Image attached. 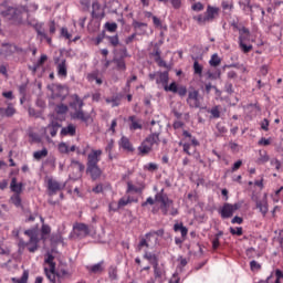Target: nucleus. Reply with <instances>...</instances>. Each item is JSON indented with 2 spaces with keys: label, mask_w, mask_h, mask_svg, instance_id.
I'll use <instances>...</instances> for the list:
<instances>
[{
  "label": "nucleus",
  "mask_w": 283,
  "mask_h": 283,
  "mask_svg": "<svg viewBox=\"0 0 283 283\" xmlns=\"http://www.w3.org/2000/svg\"><path fill=\"white\" fill-rule=\"evenodd\" d=\"M193 72H195V74L202 76V65H200V63L198 61H195V63H193Z\"/></svg>",
  "instance_id": "3c124183"
},
{
  "label": "nucleus",
  "mask_w": 283,
  "mask_h": 283,
  "mask_svg": "<svg viewBox=\"0 0 283 283\" xmlns=\"http://www.w3.org/2000/svg\"><path fill=\"white\" fill-rule=\"evenodd\" d=\"M156 83L157 85H164L167 86L169 84V72L165 71V72H158L157 78H156Z\"/></svg>",
  "instance_id": "a211bd4d"
},
{
  "label": "nucleus",
  "mask_w": 283,
  "mask_h": 283,
  "mask_svg": "<svg viewBox=\"0 0 283 283\" xmlns=\"http://www.w3.org/2000/svg\"><path fill=\"white\" fill-rule=\"evenodd\" d=\"M97 77H98V73L93 72L87 75V81H90V83H94V81H96Z\"/></svg>",
  "instance_id": "0e129e2a"
},
{
  "label": "nucleus",
  "mask_w": 283,
  "mask_h": 283,
  "mask_svg": "<svg viewBox=\"0 0 283 283\" xmlns=\"http://www.w3.org/2000/svg\"><path fill=\"white\" fill-rule=\"evenodd\" d=\"M130 202H132V199L122 198V199H119L116 208H113V211H118V209H123V207H127V205H130Z\"/></svg>",
  "instance_id": "c9c22d12"
},
{
  "label": "nucleus",
  "mask_w": 283,
  "mask_h": 283,
  "mask_svg": "<svg viewBox=\"0 0 283 283\" xmlns=\"http://www.w3.org/2000/svg\"><path fill=\"white\" fill-rule=\"evenodd\" d=\"M224 90H226L227 94H233V92H235V91L233 90V84L230 83V82H227V83H226Z\"/></svg>",
  "instance_id": "bf43d9fd"
},
{
  "label": "nucleus",
  "mask_w": 283,
  "mask_h": 283,
  "mask_svg": "<svg viewBox=\"0 0 283 283\" xmlns=\"http://www.w3.org/2000/svg\"><path fill=\"white\" fill-rule=\"evenodd\" d=\"M221 6L223 10H233V3H230L229 1H223Z\"/></svg>",
  "instance_id": "774afa93"
},
{
  "label": "nucleus",
  "mask_w": 283,
  "mask_h": 283,
  "mask_svg": "<svg viewBox=\"0 0 283 283\" xmlns=\"http://www.w3.org/2000/svg\"><path fill=\"white\" fill-rule=\"evenodd\" d=\"M59 129H61V124L56 120H52L46 127L45 132H50L52 138L59 134Z\"/></svg>",
  "instance_id": "f3484780"
},
{
  "label": "nucleus",
  "mask_w": 283,
  "mask_h": 283,
  "mask_svg": "<svg viewBox=\"0 0 283 283\" xmlns=\"http://www.w3.org/2000/svg\"><path fill=\"white\" fill-rule=\"evenodd\" d=\"M210 114L212 118H220V108L218 106L212 107Z\"/></svg>",
  "instance_id": "4d7b16f0"
},
{
  "label": "nucleus",
  "mask_w": 283,
  "mask_h": 283,
  "mask_svg": "<svg viewBox=\"0 0 283 283\" xmlns=\"http://www.w3.org/2000/svg\"><path fill=\"white\" fill-rule=\"evenodd\" d=\"M230 233L232 235H242V228H230Z\"/></svg>",
  "instance_id": "680f3d73"
},
{
  "label": "nucleus",
  "mask_w": 283,
  "mask_h": 283,
  "mask_svg": "<svg viewBox=\"0 0 283 283\" xmlns=\"http://www.w3.org/2000/svg\"><path fill=\"white\" fill-rule=\"evenodd\" d=\"M59 149L62 154H69L70 153V148L67 147V144H65V143H61L59 145Z\"/></svg>",
  "instance_id": "13d9d810"
},
{
  "label": "nucleus",
  "mask_w": 283,
  "mask_h": 283,
  "mask_svg": "<svg viewBox=\"0 0 283 283\" xmlns=\"http://www.w3.org/2000/svg\"><path fill=\"white\" fill-rule=\"evenodd\" d=\"M0 14L4 19H8L13 23H21V21H23L21 9L15 7H10L6 3L0 4Z\"/></svg>",
  "instance_id": "f03ea898"
},
{
  "label": "nucleus",
  "mask_w": 283,
  "mask_h": 283,
  "mask_svg": "<svg viewBox=\"0 0 283 283\" xmlns=\"http://www.w3.org/2000/svg\"><path fill=\"white\" fill-rule=\"evenodd\" d=\"M241 207H242V203H240V202L234 203V205L224 203L223 207L219 210V213H220L221 218L227 220L228 218H232L233 213H235V211H238V209H241Z\"/></svg>",
  "instance_id": "423d86ee"
},
{
  "label": "nucleus",
  "mask_w": 283,
  "mask_h": 283,
  "mask_svg": "<svg viewBox=\"0 0 283 283\" xmlns=\"http://www.w3.org/2000/svg\"><path fill=\"white\" fill-rule=\"evenodd\" d=\"M221 63H222V59H220V56L217 53L212 54L209 61V65L211 67H218V65H220Z\"/></svg>",
  "instance_id": "473e14b6"
},
{
  "label": "nucleus",
  "mask_w": 283,
  "mask_h": 283,
  "mask_svg": "<svg viewBox=\"0 0 283 283\" xmlns=\"http://www.w3.org/2000/svg\"><path fill=\"white\" fill-rule=\"evenodd\" d=\"M154 235H159L160 238H163V235H165V230L159 229L157 231H150V232L146 233L147 239L154 238Z\"/></svg>",
  "instance_id": "de8ad7c7"
},
{
  "label": "nucleus",
  "mask_w": 283,
  "mask_h": 283,
  "mask_svg": "<svg viewBox=\"0 0 283 283\" xmlns=\"http://www.w3.org/2000/svg\"><path fill=\"white\" fill-rule=\"evenodd\" d=\"M144 259L148 260V262H150V264H153V266L155 264H158V256L156 254L151 253V252H146L144 254Z\"/></svg>",
  "instance_id": "2f4dec72"
},
{
  "label": "nucleus",
  "mask_w": 283,
  "mask_h": 283,
  "mask_svg": "<svg viewBox=\"0 0 283 283\" xmlns=\"http://www.w3.org/2000/svg\"><path fill=\"white\" fill-rule=\"evenodd\" d=\"M129 129L130 132H136V129H143V120L138 119L136 116H129Z\"/></svg>",
  "instance_id": "2eb2a0df"
},
{
  "label": "nucleus",
  "mask_w": 283,
  "mask_h": 283,
  "mask_svg": "<svg viewBox=\"0 0 283 283\" xmlns=\"http://www.w3.org/2000/svg\"><path fill=\"white\" fill-rule=\"evenodd\" d=\"M65 60H62L59 64H57V74L59 76H63L65 78V76H67V65L65 64Z\"/></svg>",
  "instance_id": "b1692460"
},
{
  "label": "nucleus",
  "mask_w": 283,
  "mask_h": 283,
  "mask_svg": "<svg viewBox=\"0 0 283 283\" xmlns=\"http://www.w3.org/2000/svg\"><path fill=\"white\" fill-rule=\"evenodd\" d=\"M165 92H172L174 94L178 93V85L176 84V82H172L170 85H165L164 87Z\"/></svg>",
  "instance_id": "37998d69"
},
{
  "label": "nucleus",
  "mask_w": 283,
  "mask_h": 283,
  "mask_svg": "<svg viewBox=\"0 0 283 283\" xmlns=\"http://www.w3.org/2000/svg\"><path fill=\"white\" fill-rule=\"evenodd\" d=\"M113 63H115V65H116L117 70H119V72H125V70H127V65L125 64L124 57L115 56L113 59Z\"/></svg>",
  "instance_id": "5701e85b"
},
{
  "label": "nucleus",
  "mask_w": 283,
  "mask_h": 283,
  "mask_svg": "<svg viewBox=\"0 0 283 283\" xmlns=\"http://www.w3.org/2000/svg\"><path fill=\"white\" fill-rule=\"evenodd\" d=\"M145 169H147L148 171H156L158 169V165L150 163L147 166H145Z\"/></svg>",
  "instance_id": "338daca9"
},
{
  "label": "nucleus",
  "mask_w": 283,
  "mask_h": 283,
  "mask_svg": "<svg viewBox=\"0 0 283 283\" xmlns=\"http://www.w3.org/2000/svg\"><path fill=\"white\" fill-rule=\"evenodd\" d=\"M108 277H109L111 282H114V281L118 280V268L112 265L108 269Z\"/></svg>",
  "instance_id": "cd10ccee"
},
{
  "label": "nucleus",
  "mask_w": 283,
  "mask_h": 283,
  "mask_svg": "<svg viewBox=\"0 0 283 283\" xmlns=\"http://www.w3.org/2000/svg\"><path fill=\"white\" fill-rule=\"evenodd\" d=\"M10 189L13 193L20 196L21 191H23V184H17V178L11 179Z\"/></svg>",
  "instance_id": "6ab92c4d"
},
{
  "label": "nucleus",
  "mask_w": 283,
  "mask_h": 283,
  "mask_svg": "<svg viewBox=\"0 0 283 283\" xmlns=\"http://www.w3.org/2000/svg\"><path fill=\"white\" fill-rule=\"evenodd\" d=\"M192 10H195V12H201V10H205V6L201 2H197L192 4Z\"/></svg>",
  "instance_id": "052dcab7"
},
{
  "label": "nucleus",
  "mask_w": 283,
  "mask_h": 283,
  "mask_svg": "<svg viewBox=\"0 0 283 283\" xmlns=\"http://www.w3.org/2000/svg\"><path fill=\"white\" fill-rule=\"evenodd\" d=\"M219 13H220L219 8L208 6L205 14H206V19H208V22L210 23L211 21H213V19H216V17H218Z\"/></svg>",
  "instance_id": "dca6fc26"
},
{
  "label": "nucleus",
  "mask_w": 283,
  "mask_h": 283,
  "mask_svg": "<svg viewBox=\"0 0 283 283\" xmlns=\"http://www.w3.org/2000/svg\"><path fill=\"white\" fill-rule=\"evenodd\" d=\"M18 245L20 249H25V247H28V251L30 253H35V251H39V239L29 242H25L23 241V239H20Z\"/></svg>",
  "instance_id": "1a4fd4ad"
},
{
  "label": "nucleus",
  "mask_w": 283,
  "mask_h": 283,
  "mask_svg": "<svg viewBox=\"0 0 283 283\" xmlns=\"http://www.w3.org/2000/svg\"><path fill=\"white\" fill-rule=\"evenodd\" d=\"M251 41V32L245 27L239 29V48L244 54H249L253 50V45L249 44Z\"/></svg>",
  "instance_id": "20e7f679"
},
{
  "label": "nucleus",
  "mask_w": 283,
  "mask_h": 283,
  "mask_svg": "<svg viewBox=\"0 0 283 283\" xmlns=\"http://www.w3.org/2000/svg\"><path fill=\"white\" fill-rule=\"evenodd\" d=\"M174 231H179L181 233V238H186L187 233H189V230L187 229V227L182 226V223H176L174 226Z\"/></svg>",
  "instance_id": "c756f323"
},
{
  "label": "nucleus",
  "mask_w": 283,
  "mask_h": 283,
  "mask_svg": "<svg viewBox=\"0 0 283 283\" xmlns=\"http://www.w3.org/2000/svg\"><path fill=\"white\" fill-rule=\"evenodd\" d=\"M61 136H76V126L70 124L67 127L61 129Z\"/></svg>",
  "instance_id": "aec40b11"
},
{
  "label": "nucleus",
  "mask_w": 283,
  "mask_h": 283,
  "mask_svg": "<svg viewBox=\"0 0 283 283\" xmlns=\"http://www.w3.org/2000/svg\"><path fill=\"white\" fill-rule=\"evenodd\" d=\"M193 20L197 21L198 25H205V23H209L207 15H202V14L193 17Z\"/></svg>",
  "instance_id": "c03bdc74"
},
{
  "label": "nucleus",
  "mask_w": 283,
  "mask_h": 283,
  "mask_svg": "<svg viewBox=\"0 0 283 283\" xmlns=\"http://www.w3.org/2000/svg\"><path fill=\"white\" fill-rule=\"evenodd\" d=\"M92 229H94V227H88L85 223H76L74 226V233L77 238H87V235L92 233Z\"/></svg>",
  "instance_id": "0eeeda50"
},
{
  "label": "nucleus",
  "mask_w": 283,
  "mask_h": 283,
  "mask_svg": "<svg viewBox=\"0 0 283 283\" xmlns=\"http://www.w3.org/2000/svg\"><path fill=\"white\" fill-rule=\"evenodd\" d=\"M103 155V150H92V153L87 156L86 167H96L98 163H101V156Z\"/></svg>",
  "instance_id": "6e6552de"
},
{
  "label": "nucleus",
  "mask_w": 283,
  "mask_h": 283,
  "mask_svg": "<svg viewBox=\"0 0 283 283\" xmlns=\"http://www.w3.org/2000/svg\"><path fill=\"white\" fill-rule=\"evenodd\" d=\"M154 266V273L155 277H163V270L158 266V263H155Z\"/></svg>",
  "instance_id": "6e6d98bb"
},
{
  "label": "nucleus",
  "mask_w": 283,
  "mask_h": 283,
  "mask_svg": "<svg viewBox=\"0 0 283 283\" xmlns=\"http://www.w3.org/2000/svg\"><path fill=\"white\" fill-rule=\"evenodd\" d=\"M109 45H112L113 48H117V45L120 43V41L118 40V35H108L106 36Z\"/></svg>",
  "instance_id": "ea45409f"
},
{
  "label": "nucleus",
  "mask_w": 283,
  "mask_h": 283,
  "mask_svg": "<svg viewBox=\"0 0 283 283\" xmlns=\"http://www.w3.org/2000/svg\"><path fill=\"white\" fill-rule=\"evenodd\" d=\"M55 112L57 114H67V105L65 104H59L55 108Z\"/></svg>",
  "instance_id": "864d4df0"
},
{
  "label": "nucleus",
  "mask_w": 283,
  "mask_h": 283,
  "mask_svg": "<svg viewBox=\"0 0 283 283\" xmlns=\"http://www.w3.org/2000/svg\"><path fill=\"white\" fill-rule=\"evenodd\" d=\"M24 235H28L29 241H31V242L39 240V234H36V230H34V229L25 230Z\"/></svg>",
  "instance_id": "f704fd0d"
},
{
  "label": "nucleus",
  "mask_w": 283,
  "mask_h": 283,
  "mask_svg": "<svg viewBox=\"0 0 283 283\" xmlns=\"http://www.w3.org/2000/svg\"><path fill=\"white\" fill-rule=\"evenodd\" d=\"M46 156H48L46 148H43L42 150H38L33 153V158H35V160H41V158H45Z\"/></svg>",
  "instance_id": "58836bf2"
},
{
  "label": "nucleus",
  "mask_w": 283,
  "mask_h": 283,
  "mask_svg": "<svg viewBox=\"0 0 283 283\" xmlns=\"http://www.w3.org/2000/svg\"><path fill=\"white\" fill-rule=\"evenodd\" d=\"M70 98H71L70 107H72V109H75V112L71 115L72 118L74 120H82V123H87L90 118H92V116L83 112V105H85L83 99H81V97H78L77 94L71 95Z\"/></svg>",
  "instance_id": "f257e3e1"
},
{
  "label": "nucleus",
  "mask_w": 283,
  "mask_h": 283,
  "mask_svg": "<svg viewBox=\"0 0 283 283\" xmlns=\"http://www.w3.org/2000/svg\"><path fill=\"white\" fill-rule=\"evenodd\" d=\"M104 28L107 32H116V30H118V24L116 22H106Z\"/></svg>",
  "instance_id": "a19ab883"
},
{
  "label": "nucleus",
  "mask_w": 283,
  "mask_h": 283,
  "mask_svg": "<svg viewBox=\"0 0 283 283\" xmlns=\"http://www.w3.org/2000/svg\"><path fill=\"white\" fill-rule=\"evenodd\" d=\"M71 167H72L73 169H76L77 171H80V174H81L82 171H85V165H83L82 163L76 161V160H73V161H72Z\"/></svg>",
  "instance_id": "79ce46f5"
},
{
  "label": "nucleus",
  "mask_w": 283,
  "mask_h": 283,
  "mask_svg": "<svg viewBox=\"0 0 283 283\" xmlns=\"http://www.w3.org/2000/svg\"><path fill=\"white\" fill-rule=\"evenodd\" d=\"M44 264H49V269L44 268L48 280H50L52 283H56V263L54 262V256L52 253L46 252Z\"/></svg>",
  "instance_id": "39448f33"
},
{
  "label": "nucleus",
  "mask_w": 283,
  "mask_h": 283,
  "mask_svg": "<svg viewBox=\"0 0 283 283\" xmlns=\"http://www.w3.org/2000/svg\"><path fill=\"white\" fill-rule=\"evenodd\" d=\"M52 232V228H50V226L48 224H42V228H41V239L42 240H48V238L45 235H50V233Z\"/></svg>",
  "instance_id": "4c0bfd02"
},
{
  "label": "nucleus",
  "mask_w": 283,
  "mask_h": 283,
  "mask_svg": "<svg viewBox=\"0 0 283 283\" xmlns=\"http://www.w3.org/2000/svg\"><path fill=\"white\" fill-rule=\"evenodd\" d=\"M132 191H134V193H140V192L143 191V189H140V188L134 186V185L132 184V181H128V182H127V192L129 193V192H132Z\"/></svg>",
  "instance_id": "49530a36"
},
{
  "label": "nucleus",
  "mask_w": 283,
  "mask_h": 283,
  "mask_svg": "<svg viewBox=\"0 0 283 283\" xmlns=\"http://www.w3.org/2000/svg\"><path fill=\"white\" fill-rule=\"evenodd\" d=\"M145 142L147 144H149L151 147H154V145H158V143H160V135H156L154 133H151L146 139Z\"/></svg>",
  "instance_id": "a878e982"
},
{
  "label": "nucleus",
  "mask_w": 283,
  "mask_h": 283,
  "mask_svg": "<svg viewBox=\"0 0 283 283\" xmlns=\"http://www.w3.org/2000/svg\"><path fill=\"white\" fill-rule=\"evenodd\" d=\"M87 271H90V273L98 274L103 273V271H105V268L103 266V262H99L97 264L87 266Z\"/></svg>",
  "instance_id": "393cba45"
},
{
  "label": "nucleus",
  "mask_w": 283,
  "mask_h": 283,
  "mask_svg": "<svg viewBox=\"0 0 283 283\" xmlns=\"http://www.w3.org/2000/svg\"><path fill=\"white\" fill-rule=\"evenodd\" d=\"M28 277H30V273L24 271L21 279L12 277L11 281L13 283H28Z\"/></svg>",
  "instance_id": "e433bc0d"
},
{
  "label": "nucleus",
  "mask_w": 283,
  "mask_h": 283,
  "mask_svg": "<svg viewBox=\"0 0 283 283\" xmlns=\"http://www.w3.org/2000/svg\"><path fill=\"white\" fill-rule=\"evenodd\" d=\"M138 151L140 156H147L149 151H151V145L147 144L145 140L142 143V145L138 147Z\"/></svg>",
  "instance_id": "bb28decb"
},
{
  "label": "nucleus",
  "mask_w": 283,
  "mask_h": 283,
  "mask_svg": "<svg viewBox=\"0 0 283 283\" xmlns=\"http://www.w3.org/2000/svg\"><path fill=\"white\" fill-rule=\"evenodd\" d=\"M239 6L242 8L243 12L253 13V7L251 6V0H245L244 2H239Z\"/></svg>",
  "instance_id": "72a5a7b5"
},
{
  "label": "nucleus",
  "mask_w": 283,
  "mask_h": 283,
  "mask_svg": "<svg viewBox=\"0 0 283 283\" xmlns=\"http://www.w3.org/2000/svg\"><path fill=\"white\" fill-rule=\"evenodd\" d=\"M250 269L251 271H260V269H262V265L258 263V261L253 260L250 262Z\"/></svg>",
  "instance_id": "5fc2aeb1"
},
{
  "label": "nucleus",
  "mask_w": 283,
  "mask_h": 283,
  "mask_svg": "<svg viewBox=\"0 0 283 283\" xmlns=\"http://www.w3.org/2000/svg\"><path fill=\"white\" fill-rule=\"evenodd\" d=\"M149 240H151V238H142L138 244V250L140 251V249H143V247H146V249H149Z\"/></svg>",
  "instance_id": "09e8293b"
},
{
  "label": "nucleus",
  "mask_w": 283,
  "mask_h": 283,
  "mask_svg": "<svg viewBox=\"0 0 283 283\" xmlns=\"http://www.w3.org/2000/svg\"><path fill=\"white\" fill-rule=\"evenodd\" d=\"M7 111V118H12V116H14V114H17V108H14V105L9 104L6 108Z\"/></svg>",
  "instance_id": "a18cd8bd"
},
{
  "label": "nucleus",
  "mask_w": 283,
  "mask_h": 283,
  "mask_svg": "<svg viewBox=\"0 0 283 283\" xmlns=\"http://www.w3.org/2000/svg\"><path fill=\"white\" fill-rule=\"evenodd\" d=\"M10 200H11L12 205H14V207H21V196L20 195H13Z\"/></svg>",
  "instance_id": "8fccbe9b"
},
{
  "label": "nucleus",
  "mask_w": 283,
  "mask_h": 283,
  "mask_svg": "<svg viewBox=\"0 0 283 283\" xmlns=\"http://www.w3.org/2000/svg\"><path fill=\"white\" fill-rule=\"evenodd\" d=\"M86 171L90 174L92 180H98L103 174V170L98 166H88L86 167Z\"/></svg>",
  "instance_id": "4468645a"
},
{
  "label": "nucleus",
  "mask_w": 283,
  "mask_h": 283,
  "mask_svg": "<svg viewBox=\"0 0 283 283\" xmlns=\"http://www.w3.org/2000/svg\"><path fill=\"white\" fill-rule=\"evenodd\" d=\"M256 209L260 210L263 217L269 213V201L266 199V195H264L263 199L256 200Z\"/></svg>",
  "instance_id": "ddd939ff"
},
{
  "label": "nucleus",
  "mask_w": 283,
  "mask_h": 283,
  "mask_svg": "<svg viewBox=\"0 0 283 283\" xmlns=\"http://www.w3.org/2000/svg\"><path fill=\"white\" fill-rule=\"evenodd\" d=\"M187 103L189 107H195L197 109L200 107V94L198 91L189 92Z\"/></svg>",
  "instance_id": "9d476101"
},
{
  "label": "nucleus",
  "mask_w": 283,
  "mask_h": 283,
  "mask_svg": "<svg viewBox=\"0 0 283 283\" xmlns=\"http://www.w3.org/2000/svg\"><path fill=\"white\" fill-rule=\"evenodd\" d=\"M155 200L160 202V210L164 216H178V209L174 207V200L169 199L167 195L159 192L155 196Z\"/></svg>",
  "instance_id": "7ed1b4c3"
},
{
  "label": "nucleus",
  "mask_w": 283,
  "mask_h": 283,
  "mask_svg": "<svg viewBox=\"0 0 283 283\" xmlns=\"http://www.w3.org/2000/svg\"><path fill=\"white\" fill-rule=\"evenodd\" d=\"M13 52H17V54H25V50L18 45H11Z\"/></svg>",
  "instance_id": "e2e57ef3"
},
{
  "label": "nucleus",
  "mask_w": 283,
  "mask_h": 283,
  "mask_svg": "<svg viewBox=\"0 0 283 283\" xmlns=\"http://www.w3.org/2000/svg\"><path fill=\"white\" fill-rule=\"evenodd\" d=\"M112 149H114V139H111L105 148L106 154H108L109 159L112 160Z\"/></svg>",
  "instance_id": "603ef678"
},
{
  "label": "nucleus",
  "mask_w": 283,
  "mask_h": 283,
  "mask_svg": "<svg viewBox=\"0 0 283 283\" xmlns=\"http://www.w3.org/2000/svg\"><path fill=\"white\" fill-rule=\"evenodd\" d=\"M48 189H49V196H55V193H59V191L63 189V185H61L59 181L54 179H49Z\"/></svg>",
  "instance_id": "9b49d317"
},
{
  "label": "nucleus",
  "mask_w": 283,
  "mask_h": 283,
  "mask_svg": "<svg viewBox=\"0 0 283 283\" xmlns=\"http://www.w3.org/2000/svg\"><path fill=\"white\" fill-rule=\"evenodd\" d=\"M106 103L112 105V107H118V105H120V96L114 95L109 98H106Z\"/></svg>",
  "instance_id": "7c9ffc66"
},
{
  "label": "nucleus",
  "mask_w": 283,
  "mask_h": 283,
  "mask_svg": "<svg viewBox=\"0 0 283 283\" xmlns=\"http://www.w3.org/2000/svg\"><path fill=\"white\" fill-rule=\"evenodd\" d=\"M161 132H163V125H160V122L151 120L150 133L160 136Z\"/></svg>",
  "instance_id": "4be33fe9"
},
{
  "label": "nucleus",
  "mask_w": 283,
  "mask_h": 283,
  "mask_svg": "<svg viewBox=\"0 0 283 283\" xmlns=\"http://www.w3.org/2000/svg\"><path fill=\"white\" fill-rule=\"evenodd\" d=\"M264 163H269V155L265 150H260L259 158L256 159V165H264Z\"/></svg>",
  "instance_id": "c85d7f7f"
},
{
  "label": "nucleus",
  "mask_w": 283,
  "mask_h": 283,
  "mask_svg": "<svg viewBox=\"0 0 283 283\" xmlns=\"http://www.w3.org/2000/svg\"><path fill=\"white\" fill-rule=\"evenodd\" d=\"M119 147H122V149H125L126 151H134V146H132V142H129V138L125 136L120 138Z\"/></svg>",
  "instance_id": "412c9836"
},
{
  "label": "nucleus",
  "mask_w": 283,
  "mask_h": 283,
  "mask_svg": "<svg viewBox=\"0 0 283 283\" xmlns=\"http://www.w3.org/2000/svg\"><path fill=\"white\" fill-rule=\"evenodd\" d=\"M92 17L94 19H103L105 17V11L103 10V7H101V3L98 1H94L92 3Z\"/></svg>",
  "instance_id": "f8f14e48"
},
{
  "label": "nucleus",
  "mask_w": 283,
  "mask_h": 283,
  "mask_svg": "<svg viewBox=\"0 0 283 283\" xmlns=\"http://www.w3.org/2000/svg\"><path fill=\"white\" fill-rule=\"evenodd\" d=\"M261 129H263V132H269V119L264 118L261 122Z\"/></svg>",
  "instance_id": "69168bd1"
}]
</instances>
